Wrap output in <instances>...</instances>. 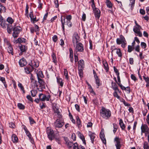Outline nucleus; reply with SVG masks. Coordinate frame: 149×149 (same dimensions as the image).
Listing matches in <instances>:
<instances>
[{"instance_id": "nucleus-1", "label": "nucleus", "mask_w": 149, "mask_h": 149, "mask_svg": "<svg viewBox=\"0 0 149 149\" xmlns=\"http://www.w3.org/2000/svg\"><path fill=\"white\" fill-rule=\"evenodd\" d=\"M100 116L102 118L106 120L109 119L111 117V113L110 110L104 107H102L100 111Z\"/></svg>"}, {"instance_id": "nucleus-2", "label": "nucleus", "mask_w": 149, "mask_h": 149, "mask_svg": "<svg viewBox=\"0 0 149 149\" xmlns=\"http://www.w3.org/2000/svg\"><path fill=\"white\" fill-rule=\"evenodd\" d=\"M117 44L118 45L121 44V47L125 48L127 46V42L124 37L122 35H120L119 38H118L116 40Z\"/></svg>"}, {"instance_id": "nucleus-3", "label": "nucleus", "mask_w": 149, "mask_h": 149, "mask_svg": "<svg viewBox=\"0 0 149 149\" xmlns=\"http://www.w3.org/2000/svg\"><path fill=\"white\" fill-rule=\"evenodd\" d=\"M65 122L63 118L57 119L54 122V126L56 129V128H61L64 125Z\"/></svg>"}, {"instance_id": "nucleus-4", "label": "nucleus", "mask_w": 149, "mask_h": 149, "mask_svg": "<svg viewBox=\"0 0 149 149\" xmlns=\"http://www.w3.org/2000/svg\"><path fill=\"white\" fill-rule=\"evenodd\" d=\"M91 0V2L92 3V7L93 8L95 17L97 19H99L100 15V11L98 8L95 7V5L94 4V0Z\"/></svg>"}, {"instance_id": "nucleus-5", "label": "nucleus", "mask_w": 149, "mask_h": 149, "mask_svg": "<svg viewBox=\"0 0 149 149\" xmlns=\"http://www.w3.org/2000/svg\"><path fill=\"white\" fill-rule=\"evenodd\" d=\"M22 29V28L19 26L13 27V31L12 33L13 37L14 38L18 37L19 33L21 31Z\"/></svg>"}, {"instance_id": "nucleus-6", "label": "nucleus", "mask_w": 149, "mask_h": 149, "mask_svg": "<svg viewBox=\"0 0 149 149\" xmlns=\"http://www.w3.org/2000/svg\"><path fill=\"white\" fill-rule=\"evenodd\" d=\"M47 133L49 139L52 141L54 138V134L53 130L50 127L47 128Z\"/></svg>"}, {"instance_id": "nucleus-7", "label": "nucleus", "mask_w": 149, "mask_h": 149, "mask_svg": "<svg viewBox=\"0 0 149 149\" xmlns=\"http://www.w3.org/2000/svg\"><path fill=\"white\" fill-rule=\"evenodd\" d=\"M39 99L42 101H49L51 96L49 94L46 95L42 93H40L39 94Z\"/></svg>"}, {"instance_id": "nucleus-8", "label": "nucleus", "mask_w": 149, "mask_h": 149, "mask_svg": "<svg viewBox=\"0 0 149 149\" xmlns=\"http://www.w3.org/2000/svg\"><path fill=\"white\" fill-rule=\"evenodd\" d=\"M141 28V27L140 26H134L133 30L136 36H138L140 37H142V34L140 31Z\"/></svg>"}, {"instance_id": "nucleus-9", "label": "nucleus", "mask_w": 149, "mask_h": 149, "mask_svg": "<svg viewBox=\"0 0 149 149\" xmlns=\"http://www.w3.org/2000/svg\"><path fill=\"white\" fill-rule=\"evenodd\" d=\"M114 142H116L115 146L116 149H120L121 145V139L118 137H116L114 140Z\"/></svg>"}, {"instance_id": "nucleus-10", "label": "nucleus", "mask_w": 149, "mask_h": 149, "mask_svg": "<svg viewBox=\"0 0 149 149\" xmlns=\"http://www.w3.org/2000/svg\"><path fill=\"white\" fill-rule=\"evenodd\" d=\"M80 37L78 36L77 33H74L72 36V41L73 45L75 46L76 44L79 41Z\"/></svg>"}, {"instance_id": "nucleus-11", "label": "nucleus", "mask_w": 149, "mask_h": 149, "mask_svg": "<svg viewBox=\"0 0 149 149\" xmlns=\"http://www.w3.org/2000/svg\"><path fill=\"white\" fill-rule=\"evenodd\" d=\"M76 53L77 52H82L84 50L83 45L81 43H78L77 44L76 47Z\"/></svg>"}, {"instance_id": "nucleus-12", "label": "nucleus", "mask_w": 149, "mask_h": 149, "mask_svg": "<svg viewBox=\"0 0 149 149\" xmlns=\"http://www.w3.org/2000/svg\"><path fill=\"white\" fill-rule=\"evenodd\" d=\"M84 67V62L83 59H81L78 62V69L80 72H81Z\"/></svg>"}, {"instance_id": "nucleus-13", "label": "nucleus", "mask_w": 149, "mask_h": 149, "mask_svg": "<svg viewBox=\"0 0 149 149\" xmlns=\"http://www.w3.org/2000/svg\"><path fill=\"white\" fill-rule=\"evenodd\" d=\"M29 65L32 68L34 69V67L36 68L38 66L39 63L37 60H33L31 61Z\"/></svg>"}, {"instance_id": "nucleus-14", "label": "nucleus", "mask_w": 149, "mask_h": 149, "mask_svg": "<svg viewBox=\"0 0 149 149\" xmlns=\"http://www.w3.org/2000/svg\"><path fill=\"white\" fill-rule=\"evenodd\" d=\"M19 48L21 51V52L19 54L20 55L22 54L23 52H26L27 50V47L25 45H21L19 46Z\"/></svg>"}, {"instance_id": "nucleus-15", "label": "nucleus", "mask_w": 149, "mask_h": 149, "mask_svg": "<svg viewBox=\"0 0 149 149\" xmlns=\"http://www.w3.org/2000/svg\"><path fill=\"white\" fill-rule=\"evenodd\" d=\"M111 49L112 50V52L113 51L116 50V53L118 55V56L120 57H122V53L120 49H117L114 46H113L111 47Z\"/></svg>"}, {"instance_id": "nucleus-16", "label": "nucleus", "mask_w": 149, "mask_h": 149, "mask_svg": "<svg viewBox=\"0 0 149 149\" xmlns=\"http://www.w3.org/2000/svg\"><path fill=\"white\" fill-rule=\"evenodd\" d=\"M141 130L142 133L149 132V128L146 125H142L141 127Z\"/></svg>"}, {"instance_id": "nucleus-17", "label": "nucleus", "mask_w": 149, "mask_h": 149, "mask_svg": "<svg viewBox=\"0 0 149 149\" xmlns=\"http://www.w3.org/2000/svg\"><path fill=\"white\" fill-rule=\"evenodd\" d=\"M19 64L21 67H24L27 64L26 59L24 58L20 59L19 62Z\"/></svg>"}, {"instance_id": "nucleus-18", "label": "nucleus", "mask_w": 149, "mask_h": 149, "mask_svg": "<svg viewBox=\"0 0 149 149\" xmlns=\"http://www.w3.org/2000/svg\"><path fill=\"white\" fill-rule=\"evenodd\" d=\"M88 135L90 138L92 143L93 144L94 141V139L95 138V133H92L91 131H89Z\"/></svg>"}, {"instance_id": "nucleus-19", "label": "nucleus", "mask_w": 149, "mask_h": 149, "mask_svg": "<svg viewBox=\"0 0 149 149\" xmlns=\"http://www.w3.org/2000/svg\"><path fill=\"white\" fill-rule=\"evenodd\" d=\"M65 16H61V21L62 24V27L63 31H64L65 30Z\"/></svg>"}, {"instance_id": "nucleus-20", "label": "nucleus", "mask_w": 149, "mask_h": 149, "mask_svg": "<svg viewBox=\"0 0 149 149\" xmlns=\"http://www.w3.org/2000/svg\"><path fill=\"white\" fill-rule=\"evenodd\" d=\"M100 139L102 141L103 143L106 144V141L105 137V135L104 134L103 132L101 131L100 134Z\"/></svg>"}, {"instance_id": "nucleus-21", "label": "nucleus", "mask_w": 149, "mask_h": 149, "mask_svg": "<svg viewBox=\"0 0 149 149\" xmlns=\"http://www.w3.org/2000/svg\"><path fill=\"white\" fill-rule=\"evenodd\" d=\"M78 136L82 140L83 143L86 145V143L84 136L80 132L78 131L77 133Z\"/></svg>"}, {"instance_id": "nucleus-22", "label": "nucleus", "mask_w": 149, "mask_h": 149, "mask_svg": "<svg viewBox=\"0 0 149 149\" xmlns=\"http://www.w3.org/2000/svg\"><path fill=\"white\" fill-rule=\"evenodd\" d=\"M31 75L30 79L31 83H32V85H33L34 86H37V81L34 79V77L33 76V74H31Z\"/></svg>"}, {"instance_id": "nucleus-23", "label": "nucleus", "mask_w": 149, "mask_h": 149, "mask_svg": "<svg viewBox=\"0 0 149 149\" xmlns=\"http://www.w3.org/2000/svg\"><path fill=\"white\" fill-rule=\"evenodd\" d=\"M65 143L68 146V147L70 148L72 147L73 146V143L72 142H71L69 141L67 138H65Z\"/></svg>"}, {"instance_id": "nucleus-24", "label": "nucleus", "mask_w": 149, "mask_h": 149, "mask_svg": "<svg viewBox=\"0 0 149 149\" xmlns=\"http://www.w3.org/2000/svg\"><path fill=\"white\" fill-rule=\"evenodd\" d=\"M102 63L104 66V68L106 70V72H108L109 70V68L108 64H107L106 60H103Z\"/></svg>"}, {"instance_id": "nucleus-25", "label": "nucleus", "mask_w": 149, "mask_h": 149, "mask_svg": "<svg viewBox=\"0 0 149 149\" xmlns=\"http://www.w3.org/2000/svg\"><path fill=\"white\" fill-rule=\"evenodd\" d=\"M26 42V39L24 38H19L17 39L16 40L15 42V43H25Z\"/></svg>"}, {"instance_id": "nucleus-26", "label": "nucleus", "mask_w": 149, "mask_h": 149, "mask_svg": "<svg viewBox=\"0 0 149 149\" xmlns=\"http://www.w3.org/2000/svg\"><path fill=\"white\" fill-rule=\"evenodd\" d=\"M76 119H77L76 123L77 126L78 128L80 129L82 126L81 120L78 116L76 117Z\"/></svg>"}, {"instance_id": "nucleus-27", "label": "nucleus", "mask_w": 149, "mask_h": 149, "mask_svg": "<svg viewBox=\"0 0 149 149\" xmlns=\"http://www.w3.org/2000/svg\"><path fill=\"white\" fill-rule=\"evenodd\" d=\"M111 87L112 89L115 91H119V90L118 88V86L115 83H114L113 81H112Z\"/></svg>"}, {"instance_id": "nucleus-28", "label": "nucleus", "mask_w": 149, "mask_h": 149, "mask_svg": "<svg viewBox=\"0 0 149 149\" xmlns=\"http://www.w3.org/2000/svg\"><path fill=\"white\" fill-rule=\"evenodd\" d=\"M8 52L10 54H11L12 55H13L14 54V53L13 52V49L12 45H10L8 46V48L7 49Z\"/></svg>"}, {"instance_id": "nucleus-29", "label": "nucleus", "mask_w": 149, "mask_h": 149, "mask_svg": "<svg viewBox=\"0 0 149 149\" xmlns=\"http://www.w3.org/2000/svg\"><path fill=\"white\" fill-rule=\"evenodd\" d=\"M13 28L12 25L11 24H8L7 27V30L8 33L11 34L12 33V29Z\"/></svg>"}, {"instance_id": "nucleus-30", "label": "nucleus", "mask_w": 149, "mask_h": 149, "mask_svg": "<svg viewBox=\"0 0 149 149\" xmlns=\"http://www.w3.org/2000/svg\"><path fill=\"white\" fill-rule=\"evenodd\" d=\"M119 124L122 130H125V126L124 124L123 121L122 119H120V120Z\"/></svg>"}, {"instance_id": "nucleus-31", "label": "nucleus", "mask_w": 149, "mask_h": 149, "mask_svg": "<svg viewBox=\"0 0 149 149\" xmlns=\"http://www.w3.org/2000/svg\"><path fill=\"white\" fill-rule=\"evenodd\" d=\"M52 109L54 113L57 112L58 111H59L58 107L57 106V105L56 103L53 104Z\"/></svg>"}, {"instance_id": "nucleus-32", "label": "nucleus", "mask_w": 149, "mask_h": 149, "mask_svg": "<svg viewBox=\"0 0 149 149\" xmlns=\"http://www.w3.org/2000/svg\"><path fill=\"white\" fill-rule=\"evenodd\" d=\"M56 79L57 82L61 87H63V82L62 79L58 77H56Z\"/></svg>"}, {"instance_id": "nucleus-33", "label": "nucleus", "mask_w": 149, "mask_h": 149, "mask_svg": "<svg viewBox=\"0 0 149 149\" xmlns=\"http://www.w3.org/2000/svg\"><path fill=\"white\" fill-rule=\"evenodd\" d=\"M105 3L107 7L110 8H112L113 4L109 0H106Z\"/></svg>"}, {"instance_id": "nucleus-34", "label": "nucleus", "mask_w": 149, "mask_h": 149, "mask_svg": "<svg viewBox=\"0 0 149 149\" xmlns=\"http://www.w3.org/2000/svg\"><path fill=\"white\" fill-rule=\"evenodd\" d=\"M130 3L129 6H131L130 8L131 10H132L134 6L135 0H129Z\"/></svg>"}, {"instance_id": "nucleus-35", "label": "nucleus", "mask_w": 149, "mask_h": 149, "mask_svg": "<svg viewBox=\"0 0 149 149\" xmlns=\"http://www.w3.org/2000/svg\"><path fill=\"white\" fill-rule=\"evenodd\" d=\"M12 139L13 142L16 143L17 142L18 138L17 136L15 134H13L12 136Z\"/></svg>"}, {"instance_id": "nucleus-36", "label": "nucleus", "mask_w": 149, "mask_h": 149, "mask_svg": "<svg viewBox=\"0 0 149 149\" xmlns=\"http://www.w3.org/2000/svg\"><path fill=\"white\" fill-rule=\"evenodd\" d=\"M38 80L39 83L42 86L44 87L45 83L44 81L42 79H40L39 77H38Z\"/></svg>"}, {"instance_id": "nucleus-37", "label": "nucleus", "mask_w": 149, "mask_h": 149, "mask_svg": "<svg viewBox=\"0 0 149 149\" xmlns=\"http://www.w3.org/2000/svg\"><path fill=\"white\" fill-rule=\"evenodd\" d=\"M25 72L27 74H29L33 70V68H29V67H26L24 68Z\"/></svg>"}, {"instance_id": "nucleus-38", "label": "nucleus", "mask_w": 149, "mask_h": 149, "mask_svg": "<svg viewBox=\"0 0 149 149\" xmlns=\"http://www.w3.org/2000/svg\"><path fill=\"white\" fill-rule=\"evenodd\" d=\"M52 58L53 62L56 64L57 63L56 57L55 54L53 52L52 55Z\"/></svg>"}, {"instance_id": "nucleus-39", "label": "nucleus", "mask_w": 149, "mask_h": 149, "mask_svg": "<svg viewBox=\"0 0 149 149\" xmlns=\"http://www.w3.org/2000/svg\"><path fill=\"white\" fill-rule=\"evenodd\" d=\"M0 24L3 28H6L7 24L6 23V21L5 20H3L0 22Z\"/></svg>"}, {"instance_id": "nucleus-40", "label": "nucleus", "mask_w": 149, "mask_h": 149, "mask_svg": "<svg viewBox=\"0 0 149 149\" xmlns=\"http://www.w3.org/2000/svg\"><path fill=\"white\" fill-rule=\"evenodd\" d=\"M95 83L97 85V88H98L99 86L101 85V84L100 82V80L98 78V77H96V78H95Z\"/></svg>"}, {"instance_id": "nucleus-41", "label": "nucleus", "mask_w": 149, "mask_h": 149, "mask_svg": "<svg viewBox=\"0 0 149 149\" xmlns=\"http://www.w3.org/2000/svg\"><path fill=\"white\" fill-rule=\"evenodd\" d=\"M55 113L56 114V116L58 118V119L63 118V116L59 111H58L57 112H55Z\"/></svg>"}, {"instance_id": "nucleus-42", "label": "nucleus", "mask_w": 149, "mask_h": 149, "mask_svg": "<svg viewBox=\"0 0 149 149\" xmlns=\"http://www.w3.org/2000/svg\"><path fill=\"white\" fill-rule=\"evenodd\" d=\"M4 42L5 44L6 45L8 46L11 45L9 41L6 38H4Z\"/></svg>"}, {"instance_id": "nucleus-43", "label": "nucleus", "mask_w": 149, "mask_h": 149, "mask_svg": "<svg viewBox=\"0 0 149 149\" xmlns=\"http://www.w3.org/2000/svg\"><path fill=\"white\" fill-rule=\"evenodd\" d=\"M17 106L18 108L20 109L23 110L25 108V106L21 103H18Z\"/></svg>"}, {"instance_id": "nucleus-44", "label": "nucleus", "mask_w": 149, "mask_h": 149, "mask_svg": "<svg viewBox=\"0 0 149 149\" xmlns=\"http://www.w3.org/2000/svg\"><path fill=\"white\" fill-rule=\"evenodd\" d=\"M144 149H149L148 143L147 141L144 142L143 144Z\"/></svg>"}, {"instance_id": "nucleus-45", "label": "nucleus", "mask_w": 149, "mask_h": 149, "mask_svg": "<svg viewBox=\"0 0 149 149\" xmlns=\"http://www.w3.org/2000/svg\"><path fill=\"white\" fill-rule=\"evenodd\" d=\"M7 21L10 24L12 25V24L13 22V20L12 18L10 17H8L6 19Z\"/></svg>"}, {"instance_id": "nucleus-46", "label": "nucleus", "mask_w": 149, "mask_h": 149, "mask_svg": "<svg viewBox=\"0 0 149 149\" xmlns=\"http://www.w3.org/2000/svg\"><path fill=\"white\" fill-rule=\"evenodd\" d=\"M113 131L114 133H115L118 129V125L115 123H113Z\"/></svg>"}, {"instance_id": "nucleus-47", "label": "nucleus", "mask_w": 149, "mask_h": 149, "mask_svg": "<svg viewBox=\"0 0 149 149\" xmlns=\"http://www.w3.org/2000/svg\"><path fill=\"white\" fill-rule=\"evenodd\" d=\"M63 70L64 75L65 76V78L68 79V70L66 69H64Z\"/></svg>"}, {"instance_id": "nucleus-48", "label": "nucleus", "mask_w": 149, "mask_h": 149, "mask_svg": "<svg viewBox=\"0 0 149 149\" xmlns=\"http://www.w3.org/2000/svg\"><path fill=\"white\" fill-rule=\"evenodd\" d=\"M18 87H19L21 89L23 93H25V90L24 89V88L22 84L21 83H19L18 84Z\"/></svg>"}, {"instance_id": "nucleus-49", "label": "nucleus", "mask_w": 149, "mask_h": 149, "mask_svg": "<svg viewBox=\"0 0 149 149\" xmlns=\"http://www.w3.org/2000/svg\"><path fill=\"white\" fill-rule=\"evenodd\" d=\"M31 94L33 97H34L36 96V95L37 92L35 90H33L31 91Z\"/></svg>"}, {"instance_id": "nucleus-50", "label": "nucleus", "mask_w": 149, "mask_h": 149, "mask_svg": "<svg viewBox=\"0 0 149 149\" xmlns=\"http://www.w3.org/2000/svg\"><path fill=\"white\" fill-rule=\"evenodd\" d=\"M134 49V48L133 47L130 46L128 45V52H131Z\"/></svg>"}, {"instance_id": "nucleus-51", "label": "nucleus", "mask_w": 149, "mask_h": 149, "mask_svg": "<svg viewBox=\"0 0 149 149\" xmlns=\"http://www.w3.org/2000/svg\"><path fill=\"white\" fill-rule=\"evenodd\" d=\"M29 8V7L28 5L27 4L26 5L25 15L27 17L28 16V13H29V11H28Z\"/></svg>"}, {"instance_id": "nucleus-52", "label": "nucleus", "mask_w": 149, "mask_h": 149, "mask_svg": "<svg viewBox=\"0 0 149 149\" xmlns=\"http://www.w3.org/2000/svg\"><path fill=\"white\" fill-rule=\"evenodd\" d=\"M141 47L143 49H145L147 47L146 44L144 42H141Z\"/></svg>"}, {"instance_id": "nucleus-53", "label": "nucleus", "mask_w": 149, "mask_h": 149, "mask_svg": "<svg viewBox=\"0 0 149 149\" xmlns=\"http://www.w3.org/2000/svg\"><path fill=\"white\" fill-rule=\"evenodd\" d=\"M114 71L117 75H119L120 73L118 70L116 68L115 66L113 67Z\"/></svg>"}, {"instance_id": "nucleus-54", "label": "nucleus", "mask_w": 149, "mask_h": 149, "mask_svg": "<svg viewBox=\"0 0 149 149\" xmlns=\"http://www.w3.org/2000/svg\"><path fill=\"white\" fill-rule=\"evenodd\" d=\"M66 24L69 27H71L72 25V24L71 22V21H67Z\"/></svg>"}, {"instance_id": "nucleus-55", "label": "nucleus", "mask_w": 149, "mask_h": 149, "mask_svg": "<svg viewBox=\"0 0 149 149\" xmlns=\"http://www.w3.org/2000/svg\"><path fill=\"white\" fill-rule=\"evenodd\" d=\"M29 119L31 124H33L35 123L33 119L31 117H29Z\"/></svg>"}, {"instance_id": "nucleus-56", "label": "nucleus", "mask_w": 149, "mask_h": 149, "mask_svg": "<svg viewBox=\"0 0 149 149\" xmlns=\"http://www.w3.org/2000/svg\"><path fill=\"white\" fill-rule=\"evenodd\" d=\"M37 77H43V75L42 73V71H39L38 73H37Z\"/></svg>"}, {"instance_id": "nucleus-57", "label": "nucleus", "mask_w": 149, "mask_h": 149, "mask_svg": "<svg viewBox=\"0 0 149 149\" xmlns=\"http://www.w3.org/2000/svg\"><path fill=\"white\" fill-rule=\"evenodd\" d=\"M38 2L39 3L38 6V8L40 9H41L42 8V3H41V1L40 0H38Z\"/></svg>"}, {"instance_id": "nucleus-58", "label": "nucleus", "mask_w": 149, "mask_h": 149, "mask_svg": "<svg viewBox=\"0 0 149 149\" xmlns=\"http://www.w3.org/2000/svg\"><path fill=\"white\" fill-rule=\"evenodd\" d=\"M73 145H74L73 149H79V147H78V144L77 143H75L73 144Z\"/></svg>"}, {"instance_id": "nucleus-59", "label": "nucleus", "mask_w": 149, "mask_h": 149, "mask_svg": "<svg viewBox=\"0 0 149 149\" xmlns=\"http://www.w3.org/2000/svg\"><path fill=\"white\" fill-rule=\"evenodd\" d=\"M34 26L35 32L39 31L40 30L39 26L36 24H35Z\"/></svg>"}, {"instance_id": "nucleus-60", "label": "nucleus", "mask_w": 149, "mask_h": 149, "mask_svg": "<svg viewBox=\"0 0 149 149\" xmlns=\"http://www.w3.org/2000/svg\"><path fill=\"white\" fill-rule=\"evenodd\" d=\"M113 96L116 97H117L118 99H119L120 98V96L118 95L117 92L116 91H115L113 93Z\"/></svg>"}, {"instance_id": "nucleus-61", "label": "nucleus", "mask_w": 149, "mask_h": 149, "mask_svg": "<svg viewBox=\"0 0 149 149\" xmlns=\"http://www.w3.org/2000/svg\"><path fill=\"white\" fill-rule=\"evenodd\" d=\"M54 3H55V7L56 8H58L59 6L58 0H55L54 1Z\"/></svg>"}, {"instance_id": "nucleus-62", "label": "nucleus", "mask_w": 149, "mask_h": 149, "mask_svg": "<svg viewBox=\"0 0 149 149\" xmlns=\"http://www.w3.org/2000/svg\"><path fill=\"white\" fill-rule=\"evenodd\" d=\"M147 112L148 110L146 109H144L143 110L142 113L143 116H146Z\"/></svg>"}, {"instance_id": "nucleus-63", "label": "nucleus", "mask_w": 149, "mask_h": 149, "mask_svg": "<svg viewBox=\"0 0 149 149\" xmlns=\"http://www.w3.org/2000/svg\"><path fill=\"white\" fill-rule=\"evenodd\" d=\"M72 18V17L71 15H68L66 17V19H67V21H71Z\"/></svg>"}, {"instance_id": "nucleus-64", "label": "nucleus", "mask_w": 149, "mask_h": 149, "mask_svg": "<svg viewBox=\"0 0 149 149\" xmlns=\"http://www.w3.org/2000/svg\"><path fill=\"white\" fill-rule=\"evenodd\" d=\"M143 78L146 82L149 81V78L148 77H146V76H143Z\"/></svg>"}]
</instances>
